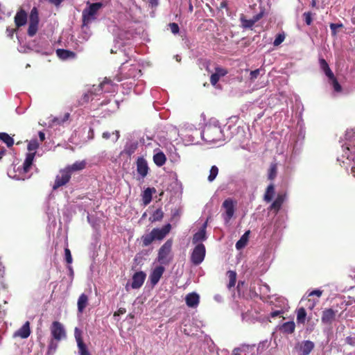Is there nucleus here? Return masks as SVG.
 Segmentation results:
<instances>
[{
	"label": "nucleus",
	"instance_id": "nucleus-4",
	"mask_svg": "<svg viewBox=\"0 0 355 355\" xmlns=\"http://www.w3.org/2000/svg\"><path fill=\"white\" fill-rule=\"evenodd\" d=\"M320 66L325 76L327 77L328 83L332 87L334 93H341L343 88L325 60L320 59Z\"/></svg>",
	"mask_w": 355,
	"mask_h": 355
},
{
	"label": "nucleus",
	"instance_id": "nucleus-56",
	"mask_svg": "<svg viewBox=\"0 0 355 355\" xmlns=\"http://www.w3.org/2000/svg\"><path fill=\"white\" fill-rule=\"evenodd\" d=\"M149 2L152 6H156L158 4V0H149Z\"/></svg>",
	"mask_w": 355,
	"mask_h": 355
},
{
	"label": "nucleus",
	"instance_id": "nucleus-34",
	"mask_svg": "<svg viewBox=\"0 0 355 355\" xmlns=\"http://www.w3.org/2000/svg\"><path fill=\"white\" fill-rule=\"evenodd\" d=\"M295 328V322L293 321L284 323L281 327V330L286 334H291L294 331Z\"/></svg>",
	"mask_w": 355,
	"mask_h": 355
},
{
	"label": "nucleus",
	"instance_id": "nucleus-57",
	"mask_svg": "<svg viewBox=\"0 0 355 355\" xmlns=\"http://www.w3.org/2000/svg\"><path fill=\"white\" fill-rule=\"evenodd\" d=\"M90 139H93L94 138V130L92 129H90L89 130V136Z\"/></svg>",
	"mask_w": 355,
	"mask_h": 355
},
{
	"label": "nucleus",
	"instance_id": "nucleus-60",
	"mask_svg": "<svg viewBox=\"0 0 355 355\" xmlns=\"http://www.w3.org/2000/svg\"><path fill=\"white\" fill-rule=\"evenodd\" d=\"M69 270L71 271V273H73V270H72L71 267V266H69Z\"/></svg>",
	"mask_w": 355,
	"mask_h": 355
},
{
	"label": "nucleus",
	"instance_id": "nucleus-20",
	"mask_svg": "<svg viewBox=\"0 0 355 355\" xmlns=\"http://www.w3.org/2000/svg\"><path fill=\"white\" fill-rule=\"evenodd\" d=\"M314 343L311 340H304L299 345L301 355H309L314 348Z\"/></svg>",
	"mask_w": 355,
	"mask_h": 355
},
{
	"label": "nucleus",
	"instance_id": "nucleus-1",
	"mask_svg": "<svg viewBox=\"0 0 355 355\" xmlns=\"http://www.w3.org/2000/svg\"><path fill=\"white\" fill-rule=\"evenodd\" d=\"M342 155L338 159L344 166L351 168V173L355 178V129L347 130L342 144Z\"/></svg>",
	"mask_w": 355,
	"mask_h": 355
},
{
	"label": "nucleus",
	"instance_id": "nucleus-7",
	"mask_svg": "<svg viewBox=\"0 0 355 355\" xmlns=\"http://www.w3.org/2000/svg\"><path fill=\"white\" fill-rule=\"evenodd\" d=\"M50 331L53 339L59 342L67 338V332L64 325L58 322L54 321L50 327Z\"/></svg>",
	"mask_w": 355,
	"mask_h": 355
},
{
	"label": "nucleus",
	"instance_id": "nucleus-59",
	"mask_svg": "<svg viewBox=\"0 0 355 355\" xmlns=\"http://www.w3.org/2000/svg\"><path fill=\"white\" fill-rule=\"evenodd\" d=\"M348 297H349V298L352 299V300L355 302V296L349 295Z\"/></svg>",
	"mask_w": 355,
	"mask_h": 355
},
{
	"label": "nucleus",
	"instance_id": "nucleus-45",
	"mask_svg": "<svg viewBox=\"0 0 355 355\" xmlns=\"http://www.w3.org/2000/svg\"><path fill=\"white\" fill-rule=\"evenodd\" d=\"M285 39V36L283 34H279L274 40V46H279L282 44Z\"/></svg>",
	"mask_w": 355,
	"mask_h": 355
},
{
	"label": "nucleus",
	"instance_id": "nucleus-31",
	"mask_svg": "<svg viewBox=\"0 0 355 355\" xmlns=\"http://www.w3.org/2000/svg\"><path fill=\"white\" fill-rule=\"evenodd\" d=\"M35 155V152H31V153L28 152L26 154V159H25L24 164H23V168H24V172L26 173L29 171V169L33 164V162L34 160Z\"/></svg>",
	"mask_w": 355,
	"mask_h": 355
},
{
	"label": "nucleus",
	"instance_id": "nucleus-61",
	"mask_svg": "<svg viewBox=\"0 0 355 355\" xmlns=\"http://www.w3.org/2000/svg\"><path fill=\"white\" fill-rule=\"evenodd\" d=\"M52 347H53V342L50 345V348H52Z\"/></svg>",
	"mask_w": 355,
	"mask_h": 355
},
{
	"label": "nucleus",
	"instance_id": "nucleus-51",
	"mask_svg": "<svg viewBox=\"0 0 355 355\" xmlns=\"http://www.w3.org/2000/svg\"><path fill=\"white\" fill-rule=\"evenodd\" d=\"M304 16H305V21H306V24L310 25L312 22L311 14L309 12H306V13H304Z\"/></svg>",
	"mask_w": 355,
	"mask_h": 355
},
{
	"label": "nucleus",
	"instance_id": "nucleus-17",
	"mask_svg": "<svg viewBox=\"0 0 355 355\" xmlns=\"http://www.w3.org/2000/svg\"><path fill=\"white\" fill-rule=\"evenodd\" d=\"M185 302L187 305L191 308H195L198 306L200 302V296L198 293L193 292L187 295L185 297Z\"/></svg>",
	"mask_w": 355,
	"mask_h": 355
},
{
	"label": "nucleus",
	"instance_id": "nucleus-53",
	"mask_svg": "<svg viewBox=\"0 0 355 355\" xmlns=\"http://www.w3.org/2000/svg\"><path fill=\"white\" fill-rule=\"evenodd\" d=\"M16 31L15 29L14 28H8L6 29V33H7V35L10 37H12L15 33V32Z\"/></svg>",
	"mask_w": 355,
	"mask_h": 355
},
{
	"label": "nucleus",
	"instance_id": "nucleus-62",
	"mask_svg": "<svg viewBox=\"0 0 355 355\" xmlns=\"http://www.w3.org/2000/svg\"><path fill=\"white\" fill-rule=\"evenodd\" d=\"M193 7L192 6H190V10H192Z\"/></svg>",
	"mask_w": 355,
	"mask_h": 355
},
{
	"label": "nucleus",
	"instance_id": "nucleus-58",
	"mask_svg": "<svg viewBox=\"0 0 355 355\" xmlns=\"http://www.w3.org/2000/svg\"><path fill=\"white\" fill-rule=\"evenodd\" d=\"M349 292L351 295L355 293V286L351 287L350 289L349 290Z\"/></svg>",
	"mask_w": 355,
	"mask_h": 355
},
{
	"label": "nucleus",
	"instance_id": "nucleus-44",
	"mask_svg": "<svg viewBox=\"0 0 355 355\" xmlns=\"http://www.w3.org/2000/svg\"><path fill=\"white\" fill-rule=\"evenodd\" d=\"M248 348L247 345H242L239 347L235 348L232 352V355H241V353L245 352Z\"/></svg>",
	"mask_w": 355,
	"mask_h": 355
},
{
	"label": "nucleus",
	"instance_id": "nucleus-42",
	"mask_svg": "<svg viewBox=\"0 0 355 355\" xmlns=\"http://www.w3.org/2000/svg\"><path fill=\"white\" fill-rule=\"evenodd\" d=\"M306 316V311L304 308H300L297 311V321L299 323H304Z\"/></svg>",
	"mask_w": 355,
	"mask_h": 355
},
{
	"label": "nucleus",
	"instance_id": "nucleus-36",
	"mask_svg": "<svg viewBox=\"0 0 355 355\" xmlns=\"http://www.w3.org/2000/svg\"><path fill=\"white\" fill-rule=\"evenodd\" d=\"M0 140L4 142L8 147H11L14 144V139L6 132H0Z\"/></svg>",
	"mask_w": 355,
	"mask_h": 355
},
{
	"label": "nucleus",
	"instance_id": "nucleus-26",
	"mask_svg": "<svg viewBox=\"0 0 355 355\" xmlns=\"http://www.w3.org/2000/svg\"><path fill=\"white\" fill-rule=\"evenodd\" d=\"M27 15L26 12L20 9L15 17V23L17 27L22 26L26 24Z\"/></svg>",
	"mask_w": 355,
	"mask_h": 355
},
{
	"label": "nucleus",
	"instance_id": "nucleus-16",
	"mask_svg": "<svg viewBox=\"0 0 355 355\" xmlns=\"http://www.w3.org/2000/svg\"><path fill=\"white\" fill-rule=\"evenodd\" d=\"M146 273L143 271L137 272L132 277V282L131 286L132 288L137 289L140 288L146 279Z\"/></svg>",
	"mask_w": 355,
	"mask_h": 355
},
{
	"label": "nucleus",
	"instance_id": "nucleus-9",
	"mask_svg": "<svg viewBox=\"0 0 355 355\" xmlns=\"http://www.w3.org/2000/svg\"><path fill=\"white\" fill-rule=\"evenodd\" d=\"M206 253L205 247L202 243H198L193 248L191 255V261L194 265L200 264L205 259Z\"/></svg>",
	"mask_w": 355,
	"mask_h": 355
},
{
	"label": "nucleus",
	"instance_id": "nucleus-21",
	"mask_svg": "<svg viewBox=\"0 0 355 355\" xmlns=\"http://www.w3.org/2000/svg\"><path fill=\"white\" fill-rule=\"evenodd\" d=\"M286 198V195L278 194L274 202L270 207V210H274L275 213H277L282 207V205Z\"/></svg>",
	"mask_w": 355,
	"mask_h": 355
},
{
	"label": "nucleus",
	"instance_id": "nucleus-38",
	"mask_svg": "<svg viewBox=\"0 0 355 355\" xmlns=\"http://www.w3.org/2000/svg\"><path fill=\"white\" fill-rule=\"evenodd\" d=\"M164 213L162 210L161 209H157L153 212L152 216L150 217V220L151 222L159 221L162 219Z\"/></svg>",
	"mask_w": 355,
	"mask_h": 355
},
{
	"label": "nucleus",
	"instance_id": "nucleus-40",
	"mask_svg": "<svg viewBox=\"0 0 355 355\" xmlns=\"http://www.w3.org/2000/svg\"><path fill=\"white\" fill-rule=\"evenodd\" d=\"M40 144L37 141V139H31L28 141L27 149L29 153L35 152L36 150L39 148Z\"/></svg>",
	"mask_w": 355,
	"mask_h": 355
},
{
	"label": "nucleus",
	"instance_id": "nucleus-12",
	"mask_svg": "<svg viewBox=\"0 0 355 355\" xmlns=\"http://www.w3.org/2000/svg\"><path fill=\"white\" fill-rule=\"evenodd\" d=\"M74 336L76 341L77 343V346L78 349V354L79 355H91L86 345L83 343L82 338V331L81 330L76 327L74 329Z\"/></svg>",
	"mask_w": 355,
	"mask_h": 355
},
{
	"label": "nucleus",
	"instance_id": "nucleus-15",
	"mask_svg": "<svg viewBox=\"0 0 355 355\" xmlns=\"http://www.w3.org/2000/svg\"><path fill=\"white\" fill-rule=\"evenodd\" d=\"M171 226L170 224H167L162 228H155L151 232L153 235L155 240H162L166 234L170 232Z\"/></svg>",
	"mask_w": 355,
	"mask_h": 355
},
{
	"label": "nucleus",
	"instance_id": "nucleus-54",
	"mask_svg": "<svg viewBox=\"0 0 355 355\" xmlns=\"http://www.w3.org/2000/svg\"><path fill=\"white\" fill-rule=\"evenodd\" d=\"M282 313V311L277 310V311H275L271 312L270 315H271L272 318H275V317H277V316L279 315Z\"/></svg>",
	"mask_w": 355,
	"mask_h": 355
},
{
	"label": "nucleus",
	"instance_id": "nucleus-43",
	"mask_svg": "<svg viewBox=\"0 0 355 355\" xmlns=\"http://www.w3.org/2000/svg\"><path fill=\"white\" fill-rule=\"evenodd\" d=\"M141 240L143 245L148 246L155 240V239L152 232H150V234L144 235L141 238Z\"/></svg>",
	"mask_w": 355,
	"mask_h": 355
},
{
	"label": "nucleus",
	"instance_id": "nucleus-37",
	"mask_svg": "<svg viewBox=\"0 0 355 355\" xmlns=\"http://www.w3.org/2000/svg\"><path fill=\"white\" fill-rule=\"evenodd\" d=\"M277 174V164H271L268 171V178L269 180H274Z\"/></svg>",
	"mask_w": 355,
	"mask_h": 355
},
{
	"label": "nucleus",
	"instance_id": "nucleus-6",
	"mask_svg": "<svg viewBox=\"0 0 355 355\" xmlns=\"http://www.w3.org/2000/svg\"><path fill=\"white\" fill-rule=\"evenodd\" d=\"M236 204V201L232 198H227L223 202L222 209L223 212L222 216L226 225L230 223V220L234 215Z\"/></svg>",
	"mask_w": 355,
	"mask_h": 355
},
{
	"label": "nucleus",
	"instance_id": "nucleus-39",
	"mask_svg": "<svg viewBox=\"0 0 355 355\" xmlns=\"http://www.w3.org/2000/svg\"><path fill=\"white\" fill-rule=\"evenodd\" d=\"M227 277L229 279V284L227 285L229 288L234 287L236 284V273L234 271L230 270L227 272Z\"/></svg>",
	"mask_w": 355,
	"mask_h": 355
},
{
	"label": "nucleus",
	"instance_id": "nucleus-29",
	"mask_svg": "<svg viewBox=\"0 0 355 355\" xmlns=\"http://www.w3.org/2000/svg\"><path fill=\"white\" fill-rule=\"evenodd\" d=\"M88 297L85 293H83L80 295L77 302L78 313H82L84 311L85 309L88 304Z\"/></svg>",
	"mask_w": 355,
	"mask_h": 355
},
{
	"label": "nucleus",
	"instance_id": "nucleus-11",
	"mask_svg": "<svg viewBox=\"0 0 355 355\" xmlns=\"http://www.w3.org/2000/svg\"><path fill=\"white\" fill-rule=\"evenodd\" d=\"M322 295V291L320 289H315L304 295V297L302 298V301L307 300L309 302L308 308L313 309L314 306L318 303V299L321 297Z\"/></svg>",
	"mask_w": 355,
	"mask_h": 355
},
{
	"label": "nucleus",
	"instance_id": "nucleus-28",
	"mask_svg": "<svg viewBox=\"0 0 355 355\" xmlns=\"http://www.w3.org/2000/svg\"><path fill=\"white\" fill-rule=\"evenodd\" d=\"M120 137L119 132L118 130L113 131L112 132L109 131H105L102 134V138L104 140H110L112 143H116Z\"/></svg>",
	"mask_w": 355,
	"mask_h": 355
},
{
	"label": "nucleus",
	"instance_id": "nucleus-3",
	"mask_svg": "<svg viewBox=\"0 0 355 355\" xmlns=\"http://www.w3.org/2000/svg\"><path fill=\"white\" fill-rule=\"evenodd\" d=\"M103 4L101 2L87 3V6L83 10V26H87L97 17L98 11L103 8Z\"/></svg>",
	"mask_w": 355,
	"mask_h": 355
},
{
	"label": "nucleus",
	"instance_id": "nucleus-22",
	"mask_svg": "<svg viewBox=\"0 0 355 355\" xmlns=\"http://www.w3.org/2000/svg\"><path fill=\"white\" fill-rule=\"evenodd\" d=\"M56 55L62 60H73L76 58L74 52L62 49L56 50Z\"/></svg>",
	"mask_w": 355,
	"mask_h": 355
},
{
	"label": "nucleus",
	"instance_id": "nucleus-46",
	"mask_svg": "<svg viewBox=\"0 0 355 355\" xmlns=\"http://www.w3.org/2000/svg\"><path fill=\"white\" fill-rule=\"evenodd\" d=\"M64 255H65V259L67 263L70 264L72 263V257L71 254V252L69 249L65 248L64 249Z\"/></svg>",
	"mask_w": 355,
	"mask_h": 355
},
{
	"label": "nucleus",
	"instance_id": "nucleus-30",
	"mask_svg": "<svg viewBox=\"0 0 355 355\" xmlns=\"http://www.w3.org/2000/svg\"><path fill=\"white\" fill-rule=\"evenodd\" d=\"M156 192L155 188H147L146 189L142 194V200L145 205H148L152 200V196Z\"/></svg>",
	"mask_w": 355,
	"mask_h": 355
},
{
	"label": "nucleus",
	"instance_id": "nucleus-48",
	"mask_svg": "<svg viewBox=\"0 0 355 355\" xmlns=\"http://www.w3.org/2000/svg\"><path fill=\"white\" fill-rule=\"evenodd\" d=\"M170 29L173 34H177L179 32V26L175 23H171L169 24Z\"/></svg>",
	"mask_w": 355,
	"mask_h": 355
},
{
	"label": "nucleus",
	"instance_id": "nucleus-41",
	"mask_svg": "<svg viewBox=\"0 0 355 355\" xmlns=\"http://www.w3.org/2000/svg\"><path fill=\"white\" fill-rule=\"evenodd\" d=\"M218 173V168L216 166H212L209 171V175L208 176V181L211 182H213Z\"/></svg>",
	"mask_w": 355,
	"mask_h": 355
},
{
	"label": "nucleus",
	"instance_id": "nucleus-35",
	"mask_svg": "<svg viewBox=\"0 0 355 355\" xmlns=\"http://www.w3.org/2000/svg\"><path fill=\"white\" fill-rule=\"evenodd\" d=\"M275 194V187L273 184H270L268 186L266 193L264 194V200L266 202H270Z\"/></svg>",
	"mask_w": 355,
	"mask_h": 355
},
{
	"label": "nucleus",
	"instance_id": "nucleus-52",
	"mask_svg": "<svg viewBox=\"0 0 355 355\" xmlns=\"http://www.w3.org/2000/svg\"><path fill=\"white\" fill-rule=\"evenodd\" d=\"M125 312H126L125 309H124V308H120V309H118V311H116V312L114 313V317L119 316V315H121L124 314Z\"/></svg>",
	"mask_w": 355,
	"mask_h": 355
},
{
	"label": "nucleus",
	"instance_id": "nucleus-49",
	"mask_svg": "<svg viewBox=\"0 0 355 355\" xmlns=\"http://www.w3.org/2000/svg\"><path fill=\"white\" fill-rule=\"evenodd\" d=\"M110 83V80H107V79H105L103 82H102L98 86V87H99L102 90H105V91H107V89H105V86L109 85Z\"/></svg>",
	"mask_w": 355,
	"mask_h": 355
},
{
	"label": "nucleus",
	"instance_id": "nucleus-33",
	"mask_svg": "<svg viewBox=\"0 0 355 355\" xmlns=\"http://www.w3.org/2000/svg\"><path fill=\"white\" fill-rule=\"evenodd\" d=\"M249 235L250 231L248 230L245 232L240 238V239L236 242V248L237 250H241L247 245L249 239Z\"/></svg>",
	"mask_w": 355,
	"mask_h": 355
},
{
	"label": "nucleus",
	"instance_id": "nucleus-23",
	"mask_svg": "<svg viewBox=\"0 0 355 355\" xmlns=\"http://www.w3.org/2000/svg\"><path fill=\"white\" fill-rule=\"evenodd\" d=\"M30 324L26 322L19 329L14 333V337H19L21 338H26L30 336Z\"/></svg>",
	"mask_w": 355,
	"mask_h": 355
},
{
	"label": "nucleus",
	"instance_id": "nucleus-24",
	"mask_svg": "<svg viewBox=\"0 0 355 355\" xmlns=\"http://www.w3.org/2000/svg\"><path fill=\"white\" fill-rule=\"evenodd\" d=\"M336 316L335 311L331 309H327L323 311L321 318L322 322L324 324H331Z\"/></svg>",
	"mask_w": 355,
	"mask_h": 355
},
{
	"label": "nucleus",
	"instance_id": "nucleus-47",
	"mask_svg": "<svg viewBox=\"0 0 355 355\" xmlns=\"http://www.w3.org/2000/svg\"><path fill=\"white\" fill-rule=\"evenodd\" d=\"M342 24H331L330 28L331 30L332 34L335 35L336 34V30L338 28L342 27Z\"/></svg>",
	"mask_w": 355,
	"mask_h": 355
},
{
	"label": "nucleus",
	"instance_id": "nucleus-2",
	"mask_svg": "<svg viewBox=\"0 0 355 355\" xmlns=\"http://www.w3.org/2000/svg\"><path fill=\"white\" fill-rule=\"evenodd\" d=\"M200 135L207 143L218 144L224 139L223 131L218 124L206 125Z\"/></svg>",
	"mask_w": 355,
	"mask_h": 355
},
{
	"label": "nucleus",
	"instance_id": "nucleus-10",
	"mask_svg": "<svg viewBox=\"0 0 355 355\" xmlns=\"http://www.w3.org/2000/svg\"><path fill=\"white\" fill-rule=\"evenodd\" d=\"M71 175L65 168L60 170L58 174L55 177V182L53 185V189L55 190L58 188L65 185L69 182L71 179Z\"/></svg>",
	"mask_w": 355,
	"mask_h": 355
},
{
	"label": "nucleus",
	"instance_id": "nucleus-13",
	"mask_svg": "<svg viewBox=\"0 0 355 355\" xmlns=\"http://www.w3.org/2000/svg\"><path fill=\"white\" fill-rule=\"evenodd\" d=\"M164 270H165V268L162 266H157L156 267H155L153 269V270L149 276V279H150V284L153 286H155L158 283V282L159 281L160 278L162 277Z\"/></svg>",
	"mask_w": 355,
	"mask_h": 355
},
{
	"label": "nucleus",
	"instance_id": "nucleus-27",
	"mask_svg": "<svg viewBox=\"0 0 355 355\" xmlns=\"http://www.w3.org/2000/svg\"><path fill=\"white\" fill-rule=\"evenodd\" d=\"M262 17V14L259 13L254 16L250 19H246L243 17L241 18L242 26L245 28H251L254 24L258 21Z\"/></svg>",
	"mask_w": 355,
	"mask_h": 355
},
{
	"label": "nucleus",
	"instance_id": "nucleus-5",
	"mask_svg": "<svg viewBox=\"0 0 355 355\" xmlns=\"http://www.w3.org/2000/svg\"><path fill=\"white\" fill-rule=\"evenodd\" d=\"M172 240H167L159 248L157 260L161 264L167 265L173 259Z\"/></svg>",
	"mask_w": 355,
	"mask_h": 355
},
{
	"label": "nucleus",
	"instance_id": "nucleus-8",
	"mask_svg": "<svg viewBox=\"0 0 355 355\" xmlns=\"http://www.w3.org/2000/svg\"><path fill=\"white\" fill-rule=\"evenodd\" d=\"M39 25V14L37 8H32L29 15L28 35L33 37L37 32Z\"/></svg>",
	"mask_w": 355,
	"mask_h": 355
},
{
	"label": "nucleus",
	"instance_id": "nucleus-14",
	"mask_svg": "<svg viewBox=\"0 0 355 355\" xmlns=\"http://www.w3.org/2000/svg\"><path fill=\"white\" fill-rule=\"evenodd\" d=\"M148 166L146 160L143 157H139L137 160V171L141 178H145L148 173Z\"/></svg>",
	"mask_w": 355,
	"mask_h": 355
},
{
	"label": "nucleus",
	"instance_id": "nucleus-25",
	"mask_svg": "<svg viewBox=\"0 0 355 355\" xmlns=\"http://www.w3.org/2000/svg\"><path fill=\"white\" fill-rule=\"evenodd\" d=\"M86 164L87 163L85 160L76 161L73 164L67 166L65 168L71 175L73 172H76L84 169L86 166Z\"/></svg>",
	"mask_w": 355,
	"mask_h": 355
},
{
	"label": "nucleus",
	"instance_id": "nucleus-32",
	"mask_svg": "<svg viewBox=\"0 0 355 355\" xmlns=\"http://www.w3.org/2000/svg\"><path fill=\"white\" fill-rule=\"evenodd\" d=\"M153 161L157 166H162L165 164L166 157L162 152L159 151L153 155Z\"/></svg>",
	"mask_w": 355,
	"mask_h": 355
},
{
	"label": "nucleus",
	"instance_id": "nucleus-55",
	"mask_svg": "<svg viewBox=\"0 0 355 355\" xmlns=\"http://www.w3.org/2000/svg\"><path fill=\"white\" fill-rule=\"evenodd\" d=\"M38 135H39L40 141H43L45 139V134L43 132L40 131V132H39Z\"/></svg>",
	"mask_w": 355,
	"mask_h": 355
},
{
	"label": "nucleus",
	"instance_id": "nucleus-19",
	"mask_svg": "<svg viewBox=\"0 0 355 355\" xmlns=\"http://www.w3.org/2000/svg\"><path fill=\"white\" fill-rule=\"evenodd\" d=\"M206 227L207 223H204L201 229L193 235L192 239L193 244L202 243V241L206 240Z\"/></svg>",
	"mask_w": 355,
	"mask_h": 355
},
{
	"label": "nucleus",
	"instance_id": "nucleus-18",
	"mask_svg": "<svg viewBox=\"0 0 355 355\" xmlns=\"http://www.w3.org/2000/svg\"><path fill=\"white\" fill-rule=\"evenodd\" d=\"M227 71L222 67H216L215 72L211 76L210 81L212 85L215 86L221 77L225 76Z\"/></svg>",
	"mask_w": 355,
	"mask_h": 355
},
{
	"label": "nucleus",
	"instance_id": "nucleus-50",
	"mask_svg": "<svg viewBox=\"0 0 355 355\" xmlns=\"http://www.w3.org/2000/svg\"><path fill=\"white\" fill-rule=\"evenodd\" d=\"M260 69H256L254 71H252L250 72V79L254 80L257 78V76L259 75Z\"/></svg>",
	"mask_w": 355,
	"mask_h": 355
}]
</instances>
